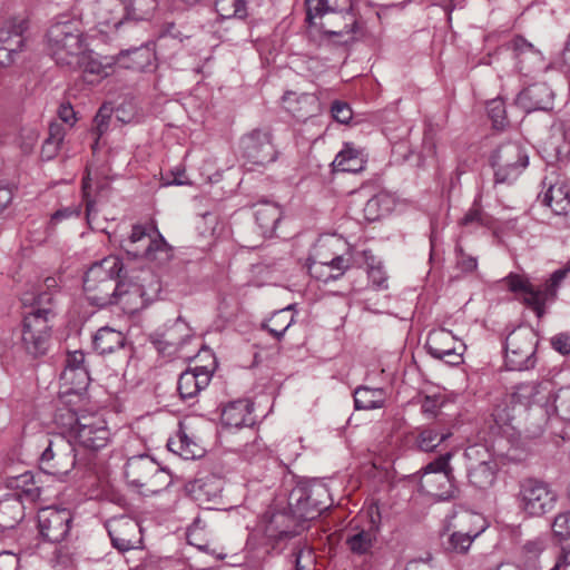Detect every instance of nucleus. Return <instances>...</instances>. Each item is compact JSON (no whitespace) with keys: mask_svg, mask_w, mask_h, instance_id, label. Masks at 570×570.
<instances>
[{"mask_svg":"<svg viewBox=\"0 0 570 570\" xmlns=\"http://www.w3.org/2000/svg\"><path fill=\"white\" fill-rule=\"evenodd\" d=\"M541 203L551 208L556 215H567L570 212V188L564 181H550L548 190L541 197Z\"/></svg>","mask_w":570,"mask_h":570,"instance_id":"obj_31","label":"nucleus"},{"mask_svg":"<svg viewBox=\"0 0 570 570\" xmlns=\"http://www.w3.org/2000/svg\"><path fill=\"white\" fill-rule=\"evenodd\" d=\"M107 530L114 548L120 552L142 547L141 528L134 519L120 517L109 520Z\"/></svg>","mask_w":570,"mask_h":570,"instance_id":"obj_20","label":"nucleus"},{"mask_svg":"<svg viewBox=\"0 0 570 570\" xmlns=\"http://www.w3.org/2000/svg\"><path fill=\"white\" fill-rule=\"evenodd\" d=\"M24 508L16 495L0 500V532L16 528L23 519Z\"/></svg>","mask_w":570,"mask_h":570,"instance_id":"obj_32","label":"nucleus"},{"mask_svg":"<svg viewBox=\"0 0 570 570\" xmlns=\"http://www.w3.org/2000/svg\"><path fill=\"white\" fill-rule=\"evenodd\" d=\"M557 414L566 421H570V386L561 387L553 399Z\"/></svg>","mask_w":570,"mask_h":570,"instance_id":"obj_50","label":"nucleus"},{"mask_svg":"<svg viewBox=\"0 0 570 570\" xmlns=\"http://www.w3.org/2000/svg\"><path fill=\"white\" fill-rule=\"evenodd\" d=\"M331 112L333 118L341 124H348L353 117V112L347 102L335 100L332 104Z\"/></svg>","mask_w":570,"mask_h":570,"instance_id":"obj_55","label":"nucleus"},{"mask_svg":"<svg viewBox=\"0 0 570 570\" xmlns=\"http://www.w3.org/2000/svg\"><path fill=\"white\" fill-rule=\"evenodd\" d=\"M569 273L570 262L554 271L542 287H534L525 276L515 273H510L501 282L510 292L521 295L522 302L541 318L546 314V305L556 301L558 291Z\"/></svg>","mask_w":570,"mask_h":570,"instance_id":"obj_4","label":"nucleus"},{"mask_svg":"<svg viewBox=\"0 0 570 570\" xmlns=\"http://www.w3.org/2000/svg\"><path fill=\"white\" fill-rule=\"evenodd\" d=\"M69 420L70 433L79 446L96 452L109 443L110 430L101 415L96 413L77 415L69 412Z\"/></svg>","mask_w":570,"mask_h":570,"instance_id":"obj_10","label":"nucleus"},{"mask_svg":"<svg viewBox=\"0 0 570 570\" xmlns=\"http://www.w3.org/2000/svg\"><path fill=\"white\" fill-rule=\"evenodd\" d=\"M306 22L328 36L355 32L352 0H305Z\"/></svg>","mask_w":570,"mask_h":570,"instance_id":"obj_3","label":"nucleus"},{"mask_svg":"<svg viewBox=\"0 0 570 570\" xmlns=\"http://www.w3.org/2000/svg\"><path fill=\"white\" fill-rule=\"evenodd\" d=\"M222 422L230 428L252 426L255 423L253 404L248 400L230 402L222 412Z\"/></svg>","mask_w":570,"mask_h":570,"instance_id":"obj_30","label":"nucleus"},{"mask_svg":"<svg viewBox=\"0 0 570 570\" xmlns=\"http://www.w3.org/2000/svg\"><path fill=\"white\" fill-rule=\"evenodd\" d=\"M453 518L456 520L454 527H460L461 529L454 531L449 537L446 549L464 553L469 550L473 540L484 531V520L480 514L468 510H461Z\"/></svg>","mask_w":570,"mask_h":570,"instance_id":"obj_17","label":"nucleus"},{"mask_svg":"<svg viewBox=\"0 0 570 570\" xmlns=\"http://www.w3.org/2000/svg\"><path fill=\"white\" fill-rule=\"evenodd\" d=\"M307 268L308 273L312 277L322 281L324 283H328L331 281H336L340 278V273H332L328 272V266L326 265L325 261H316V259H308Z\"/></svg>","mask_w":570,"mask_h":570,"instance_id":"obj_49","label":"nucleus"},{"mask_svg":"<svg viewBox=\"0 0 570 570\" xmlns=\"http://www.w3.org/2000/svg\"><path fill=\"white\" fill-rule=\"evenodd\" d=\"M122 293L116 294L114 304L120 305L121 308L128 311H137L145 305L144 288L141 285L136 283H128L124 286Z\"/></svg>","mask_w":570,"mask_h":570,"instance_id":"obj_41","label":"nucleus"},{"mask_svg":"<svg viewBox=\"0 0 570 570\" xmlns=\"http://www.w3.org/2000/svg\"><path fill=\"white\" fill-rule=\"evenodd\" d=\"M120 246L132 258H146L159 265L173 257V247L155 227L134 225L130 235Z\"/></svg>","mask_w":570,"mask_h":570,"instance_id":"obj_6","label":"nucleus"},{"mask_svg":"<svg viewBox=\"0 0 570 570\" xmlns=\"http://www.w3.org/2000/svg\"><path fill=\"white\" fill-rule=\"evenodd\" d=\"M495 183H512L528 166V155L518 142L502 144L492 155Z\"/></svg>","mask_w":570,"mask_h":570,"instance_id":"obj_14","label":"nucleus"},{"mask_svg":"<svg viewBox=\"0 0 570 570\" xmlns=\"http://www.w3.org/2000/svg\"><path fill=\"white\" fill-rule=\"evenodd\" d=\"M546 547L547 540L544 538L539 537L525 542L522 548V551L529 560H532L538 558L544 551Z\"/></svg>","mask_w":570,"mask_h":570,"instance_id":"obj_57","label":"nucleus"},{"mask_svg":"<svg viewBox=\"0 0 570 570\" xmlns=\"http://www.w3.org/2000/svg\"><path fill=\"white\" fill-rule=\"evenodd\" d=\"M325 263L328 266L330 274L341 272L340 277L350 267L348 261L341 255L333 257L331 261H325Z\"/></svg>","mask_w":570,"mask_h":570,"instance_id":"obj_61","label":"nucleus"},{"mask_svg":"<svg viewBox=\"0 0 570 570\" xmlns=\"http://www.w3.org/2000/svg\"><path fill=\"white\" fill-rule=\"evenodd\" d=\"M125 476L129 485L144 494H155L169 484L168 473L149 455H136L127 460Z\"/></svg>","mask_w":570,"mask_h":570,"instance_id":"obj_8","label":"nucleus"},{"mask_svg":"<svg viewBox=\"0 0 570 570\" xmlns=\"http://www.w3.org/2000/svg\"><path fill=\"white\" fill-rule=\"evenodd\" d=\"M213 372L205 366L188 367L178 379L177 391L181 400H193L210 383Z\"/></svg>","mask_w":570,"mask_h":570,"instance_id":"obj_25","label":"nucleus"},{"mask_svg":"<svg viewBox=\"0 0 570 570\" xmlns=\"http://www.w3.org/2000/svg\"><path fill=\"white\" fill-rule=\"evenodd\" d=\"M553 91L544 83H533L519 92L515 105L525 112L550 110L553 107Z\"/></svg>","mask_w":570,"mask_h":570,"instance_id":"obj_24","label":"nucleus"},{"mask_svg":"<svg viewBox=\"0 0 570 570\" xmlns=\"http://www.w3.org/2000/svg\"><path fill=\"white\" fill-rule=\"evenodd\" d=\"M538 340L532 330L520 328L505 340V365L511 371H527L535 366Z\"/></svg>","mask_w":570,"mask_h":570,"instance_id":"obj_11","label":"nucleus"},{"mask_svg":"<svg viewBox=\"0 0 570 570\" xmlns=\"http://www.w3.org/2000/svg\"><path fill=\"white\" fill-rule=\"evenodd\" d=\"M124 263L118 256H107L94 263L83 276V292L90 305H114L116 294L122 293L126 279Z\"/></svg>","mask_w":570,"mask_h":570,"instance_id":"obj_2","label":"nucleus"},{"mask_svg":"<svg viewBox=\"0 0 570 570\" xmlns=\"http://www.w3.org/2000/svg\"><path fill=\"white\" fill-rule=\"evenodd\" d=\"M281 208L271 202H262L256 205L255 219L263 234L273 233L281 220Z\"/></svg>","mask_w":570,"mask_h":570,"instance_id":"obj_37","label":"nucleus"},{"mask_svg":"<svg viewBox=\"0 0 570 570\" xmlns=\"http://www.w3.org/2000/svg\"><path fill=\"white\" fill-rule=\"evenodd\" d=\"M58 289V281L53 277H47L41 285L33 292H27L22 296L23 305H30L32 311L27 315L43 316L45 309L50 312V321L55 317L53 308L55 292Z\"/></svg>","mask_w":570,"mask_h":570,"instance_id":"obj_22","label":"nucleus"},{"mask_svg":"<svg viewBox=\"0 0 570 570\" xmlns=\"http://www.w3.org/2000/svg\"><path fill=\"white\" fill-rule=\"evenodd\" d=\"M509 48L513 52L515 67L518 68L519 72L525 76L539 67L542 62L541 52L521 36L514 37L510 41Z\"/></svg>","mask_w":570,"mask_h":570,"instance_id":"obj_29","label":"nucleus"},{"mask_svg":"<svg viewBox=\"0 0 570 570\" xmlns=\"http://www.w3.org/2000/svg\"><path fill=\"white\" fill-rule=\"evenodd\" d=\"M550 344L553 350L562 355L570 354V333L561 332L551 337Z\"/></svg>","mask_w":570,"mask_h":570,"instance_id":"obj_58","label":"nucleus"},{"mask_svg":"<svg viewBox=\"0 0 570 570\" xmlns=\"http://www.w3.org/2000/svg\"><path fill=\"white\" fill-rule=\"evenodd\" d=\"M365 164L366 161L361 151L354 148L351 144H346L345 147L336 155L333 161V167L335 171L356 174L365 168Z\"/></svg>","mask_w":570,"mask_h":570,"instance_id":"obj_34","label":"nucleus"},{"mask_svg":"<svg viewBox=\"0 0 570 570\" xmlns=\"http://www.w3.org/2000/svg\"><path fill=\"white\" fill-rule=\"evenodd\" d=\"M58 116L69 126H72L76 121L75 111L70 104H61L58 109Z\"/></svg>","mask_w":570,"mask_h":570,"instance_id":"obj_64","label":"nucleus"},{"mask_svg":"<svg viewBox=\"0 0 570 570\" xmlns=\"http://www.w3.org/2000/svg\"><path fill=\"white\" fill-rule=\"evenodd\" d=\"M368 279L376 289L387 288V277L381 265H370L367 269Z\"/></svg>","mask_w":570,"mask_h":570,"instance_id":"obj_56","label":"nucleus"},{"mask_svg":"<svg viewBox=\"0 0 570 570\" xmlns=\"http://www.w3.org/2000/svg\"><path fill=\"white\" fill-rule=\"evenodd\" d=\"M215 9L222 19H243L247 14L244 0H215Z\"/></svg>","mask_w":570,"mask_h":570,"instance_id":"obj_45","label":"nucleus"},{"mask_svg":"<svg viewBox=\"0 0 570 570\" xmlns=\"http://www.w3.org/2000/svg\"><path fill=\"white\" fill-rule=\"evenodd\" d=\"M65 368L76 370H88L85 360V353L82 351L69 352L66 358Z\"/></svg>","mask_w":570,"mask_h":570,"instance_id":"obj_59","label":"nucleus"},{"mask_svg":"<svg viewBox=\"0 0 570 570\" xmlns=\"http://www.w3.org/2000/svg\"><path fill=\"white\" fill-rule=\"evenodd\" d=\"M540 384L535 382L521 383L517 385L511 394L502 404H498L493 410L494 421L499 425H509L515 417L517 407L527 410L538 402L540 394Z\"/></svg>","mask_w":570,"mask_h":570,"instance_id":"obj_16","label":"nucleus"},{"mask_svg":"<svg viewBox=\"0 0 570 570\" xmlns=\"http://www.w3.org/2000/svg\"><path fill=\"white\" fill-rule=\"evenodd\" d=\"M436 154V142L434 136L430 131H425L423 136L421 155L424 158L434 157Z\"/></svg>","mask_w":570,"mask_h":570,"instance_id":"obj_60","label":"nucleus"},{"mask_svg":"<svg viewBox=\"0 0 570 570\" xmlns=\"http://www.w3.org/2000/svg\"><path fill=\"white\" fill-rule=\"evenodd\" d=\"M351 534L346 538V546L350 551L357 556H365L371 553L377 535L360 525L351 527Z\"/></svg>","mask_w":570,"mask_h":570,"instance_id":"obj_35","label":"nucleus"},{"mask_svg":"<svg viewBox=\"0 0 570 570\" xmlns=\"http://www.w3.org/2000/svg\"><path fill=\"white\" fill-rule=\"evenodd\" d=\"M283 104L284 108L298 121H305L321 111L318 97L314 94L286 91Z\"/></svg>","mask_w":570,"mask_h":570,"instance_id":"obj_26","label":"nucleus"},{"mask_svg":"<svg viewBox=\"0 0 570 570\" xmlns=\"http://www.w3.org/2000/svg\"><path fill=\"white\" fill-rule=\"evenodd\" d=\"M43 316L26 315L22 321L21 343L24 351L33 356L45 355L50 346L51 324L50 312L43 311Z\"/></svg>","mask_w":570,"mask_h":570,"instance_id":"obj_12","label":"nucleus"},{"mask_svg":"<svg viewBox=\"0 0 570 570\" xmlns=\"http://www.w3.org/2000/svg\"><path fill=\"white\" fill-rule=\"evenodd\" d=\"M292 309L293 305H289L274 312L273 315L262 324V327L267 330L276 340H281L288 327L294 323Z\"/></svg>","mask_w":570,"mask_h":570,"instance_id":"obj_40","label":"nucleus"},{"mask_svg":"<svg viewBox=\"0 0 570 570\" xmlns=\"http://www.w3.org/2000/svg\"><path fill=\"white\" fill-rule=\"evenodd\" d=\"M330 505V493L324 484L297 485L289 493L288 507L266 511L259 527L273 542L287 540L299 533L304 521L314 520Z\"/></svg>","mask_w":570,"mask_h":570,"instance_id":"obj_1","label":"nucleus"},{"mask_svg":"<svg viewBox=\"0 0 570 570\" xmlns=\"http://www.w3.org/2000/svg\"><path fill=\"white\" fill-rule=\"evenodd\" d=\"M168 449L185 460H191L202 455L200 446L185 432L179 431L175 438L168 440Z\"/></svg>","mask_w":570,"mask_h":570,"instance_id":"obj_42","label":"nucleus"},{"mask_svg":"<svg viewBox=\"0 0 570 570\" xmlns=\"http://www.w3.org/2000/svg\"><path fill=\"white\" fill-rule=\"evenodd\" d=\"M223 488V479L212 474L196 479L189 484L188 491L200 505L208 504L207 508L212 509L209 504L218 503L222 498Z\"/></svg>","mask_w":570,"mask_h":570,"instance_id":"obj_28","label":"nucleus"},{"mask_svg":"<svg viewBox=\"0 0 570 570\" xmlns=\"http://www.w3.org/2000/svg\"><path fill=\"white\" fill-rule=\"evenodd\" d=\"M425 345L431 356L451 365L460 364L465 351L464 343L445 328L430 332Z\"/></svg>","mask_w":570,"mask_h":570,"instance_id":"obj_18","label":"nucleus"},{"mask_svg":"<svg viewBox=\"0 0 570 570\" xmlns=\"http://www.w3.org/2000/svg\"><path fill=\"white\" fill-rule=\"evenodd\" d=\"M111 68V63H102L94 58L91 53H87L86 50L81 55V62L76 67V69L82 70L86 80L90 83L108 77Z\"/></svg>","mask_w":570,"mask_h":570,"instance_id":"obj_39","label":"nucleus"},{"mask_svg":"<svg viewBox=\"0 0 570 570\" xmlns=\"http://www.w3.org/2000/svg\"><path fill=\"white\" fill-rule=\"evenodd\" d=\"M420 488L440 501L455 498L458 488L455 485L454 470L448 469V473L421 476Z\"/></svg>","mask_w":570,"mask_h":570,"instance_id":"obj_27","label":"nucleus"},{"mask_svg":"<svg viewBox=\"0 0 570 570\" xmlns=\"http://www.w3.org/2000/svg\"><path fill=\"white\" fill-rule=\"evenodd\" d=\"M124 334L111 327L105 326L94 336V347L99 354H110L125 346Z\"/></svg>","mask_w":570,"mask_h":570,"instance_id":"obj_36","label":"nucleus"},{"mask_svg":"<svg viewBox=\"0 0 570 570\" xmlns=\"http://www.w3.org/2000/svg\"><path fill=\"white\" fill-rule=\"evenodd\" d=\"M558 499L557 491L541 479L525 478L519 482L518 505L529 517L539 518L551 512Z\"/></svg>","mask_w":570,"mask_h":570,"instance_id":"obj_9","label":"nucleus"},{"mask_svg":"<svg viewBox=\"0 0 570 570\" xmlns=\"http://www.w3.org/2000/svg\"><path fill=\"white\" fill-rule=\"evenodd\" d=\"M48 48L57 65L76 69L81 62L85 50L82 32L78 24L70 21H57L48 32Z\"/></svg>","mask_w":570,"mask_h":570,"instance_id":"obj_5","label":"nucleus"},{"mask_svg":"<svg viewBox=\"0 0 570 570\" xmlns=\"http://www.w3.org/2000/svg\"><path fill=\"white\" fill-rule=\"evenodd\" d=\"M92 14L99 27L118 29L128 17V8L125 0H95Z\"/></svg>","mask_w":570,"mask_h":570,"instance_id":"obj_23","label":"nucleus"},{"mask_svg":"<svg viewBox=\"0 0 570 570\" xmlns=\"http://www.w3.org/2000/svg\"><path fill=\"white\" fill-rule=\"evenodd\" d=\"M60 380L65 385H69L68 391L78 392L88 386L90 377L88 370L78 368V371H76L63 368L60 374Z\"/></svg>","mask_w":570,"mask_h":570,"instance_id":"obj_46","label":"nucleus"},{"mask_svg":"<svg viewBox=\"0 0 570 570\" xmlns=\"http://www.w3.org/2000/svg\"><path fill=\"white\" fill-rule=\"evenodd\" d=\"M39 464L43 472L59 479L69 474L73 469L88 465V463H82L71 441L59 434L47 439V446L40 455Z\"/></svg>","mask_w":570,"mask_h":570,"instance_id":"obj_7","label":"nucleus"},{"mask_svg":"<svg viewBox=\"0 0 570 570\" xmlns=\"http://www.w3.org/2000/svg\"><path fill=\"white\" fill-rule=\"evenodd\" d=\"M456 267L462 273H472L478 268V258L464 252L460 244L455 246Z\"/></svg>","mask_w":570,"mask_h":570,"instance_id":"obj_52","label":"nucleus"},{"mask_svg":"<svg viewBox=\"0 0 570 570\" xmlns=\"http://www.w3.org/2000/svg\"><path fill=\"white\" fill-rule=\"evenodd\" d=\"M552 531L561 540L570 539V511L556 515L552 523Z\"/></svg>","mask_w":570,"mask_h":570,"instance_id":"obj_53","label":"nucleus"},{"mask_svg":"<svg viewBox=\"0 0 570 570\" xmlns=\"http://www.w3.org/2000/svg\"><path fill=\"white\" fill-rule=\"evenodd\" d=\"M244 156L253 164L264 166L276 159L277 153L268 130L255 129L242 138Z\"/></svg>","mask_w":570,"mask_h":570,"instance_id":"obj_21","label":"nucleus"},{"mask_svg":"<svg viewBox=\"0 0 570 570\" xmlns=\"http://www.w3.org/2000/svg\"><path fill=\"white\" fill-rule=\"evenodd\" d=\"M394 207V199L386 193H379L370 198L364 208V218L368 222H375L389 214Z\"/></svg>","mask_w":570,"mask_h":570,"instance_id":"obj_38","label":"nucleus"},{"mask_svg":"<svg viewBox=\"0 0 570 570\" xmlns=\"http://www.w3.org/2000/svg\"><path fill=\"white\" fill-rule=\"evenodd\" d=\"M72 514L68 509L47 507L38 512L41 538L51 543L61 542L70 531Z\"/></svg>","mask_w":570,"mask_h":570,"instance_id":"obj_19","label":"nucleus"},{"mask_svg":"<svg viewBox=\"0 0 570 570\" xmlns=\"http://www.w3.org/2000/svg\"><path fill=\"white\" fill-rule=\"evenodd\" d=\"M461 225L464 227H481L490 224V217L479 206L473 205L462 217Z\"/></svg>","mask_w":570,"mask_h":570,"instance_id":"obj_51","label":"nucleus"},{"mask_svg":"<svg viewBox=\"0 0 570 570\" xmlns=\"http://www.w3.org/2000/svg\"><path fill=\"white\" fill-rule=\"evenodd\" d=\"M451 435L450 431H439L434 426H426L417 432L415 445L423 452H432Z\"/></svg>","mask_w":570,"mask_h":570,"instance_id":"obj_43","label":"nucleus"},{"mask_svg":"<svg viewBox=\"0 0 570 570\" xmlns=\"http://www.w3.org/2000/svg\"><path fill=\"white\" fill-rule=\"evenodd\" d=\"M0 570H19V558L11 552H1Z\"/></svg>","mask_w":570,"mask_h":570,"instance_id":"obj_62","label":"nucleus"},{"mask_svg":"<svg viewBox=\"0 0 570 570\" xmlns=\"http://www.w3.org/2000/svg\"><path fill=\"white\" fill-rule=\"evenodd\" d=\"M81 208L80 206H70L62 209H58L52 216L51 220L55 223H58L62 219L76 216L78 217L80 215Z\"/></svg>","mask_w":570,"mask_h":570,"instance_id":"obj_63","label":"nucleus"},{"mask_svg":"<svg viewBox=\"0 0 570 570\" xmlns=\"http://www.w3.org/2000/svg\"><path fill=\"white\" fill-rule=\"evenodd\" d=\"M464 456L468 461L466 476L470 485L479 490L491 488L499 471L492 455L485 449L472 445L465 450Z\"/></svg>","mask_w":570,"mask_h":570,"instance_id":"obj_13","label":"nucleus"},{"mask_svg":"<svg viewBox=\"0 0 570 570\" xmlns=\"http://www.w3.org/2000/svg\"><path fill=\"white\" fill-rule=\"evenodd\" d=\"M16 489L21 491V494L29 501H37L41 499L43 489L38 485L35 475L31 472H26L16 478Z\"/></svg>","mask_w":570,"mask_h":570,"instance_id":"obj_44","label":"nucleus"},{"mask_svg":"<svg viewBox=\"0 0 570 570\" xmlns=\"http://www.w3.org/2000/svg\"><path fill=\"white\" fill-rule=\"evenodd\" d=\"M452 458L453 452H446L444 454L439 455L420 470L421 476L448 473V469H453L450 463Z\"/></svg>","mask_w":570,"mask_h":570,"instance_id":"obj_48","label":"nucleus"},{"mask_svg":"<svg viewBox=\"0 0 570 570\" xmlns=\"http://www.w3.org/2000/svg\"><path fill=\"white\" fill-rule=\"evenodd\" d=\"M29 21L22 17H10L0 26V65L10 66L26 45L24 33Z\"/></svg>","mask_w":570,"mask_h":570,"instance_id":"obj_15","label":"nucleus"},{"mask_svg":"<svg viewBox=\"0 0 570 570\" xmlns=\"http://www.w3.org/2000/svg\"><path fill=\"white\" fill-rule=\"evenodd\" d=\"M489 117L492 119L494 127H502L505 120L504 102L501 99H493L487 106Z\"/></svg>","mask_w":570,"mask_h":570,"instance_id":"obj_54","label":"nucleus"},{"mask_svg":"<svg viewBox=\"0 0 570 570\" xmlns=\"http://www.w3.org/2000/svg\"><path fill=\"white\" fill-rule=\"evenodd\" d=\"M355 410H375L385 404L386 393L381 387L357 386L353 392Z\"/></svg>","mask_w":570,"mask_h":570,"instance_id":"obj_33","label":"nucleus"},{"mask_svg":"<svg viewBox=\"0 0 570 570\" xmlns=\"http://www.w3.org/2000/svg\"><path fill=\"white\" fill-rule=\"evenodd\" d=\"M360 518L364 519L365 524L363 527L365 529L376 535L380 533L383 518L377 502L371 503L365 510H363Z\"/></svg>","mask_w":570,"mask_h":570,"instance_id":"obj_47","label":"nucleus"}]
</instances>
